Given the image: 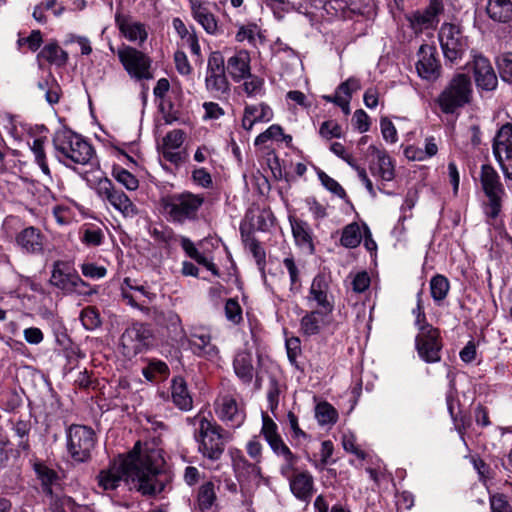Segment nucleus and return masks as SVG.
Here are the masks:
<instances>
[{"label": "nucleus", "instance_id": "nucleus-1", "mask_svg": "<svg viewBox=\"0 0 512 512\" xmlns=\"http://www.w3.org/2000/svg\"><path fill=\"white\" fill-rule=\"evenodd\" d=\"M140 442L127 455H119L109 472L102 471L98 475V486L104 490L116 489L124 479L130 489L142 495H156L163 491L164 483L157 479L159 467L153 460V455L142 453Z\"/></svg>", "mask_w": 512, "mask_h": 512}, {"label": "nucleus", "instance_id": "nucleus-2", "mask_svg": "<svg viewBox=\"0 0 512 512\" xmlns=\"http://www.w3.org/2000/svg\"><path fill=\"white\" fill-rule=\"evenodd\" d=\"M472 99V82L464 73L453 76L444 90L439 94L436 102L445 114H452L457 109L470 103Z\"/></svg>", "mask_w": 512, "mask_h": 512}, {"label": "nucleus", "instance_id": "nucleus-3", "mask_svg": "<svg viewBox=\"0 0 512 512\" xmlns=\"http://www.w3.org/2000/svg\"><path fill=\"white\" fill-rule=\"evenodd\" d=\"M203 202L202 196L190 192L172 194L161 199L163 210L169 219L180 224L195 220Z\"/></svg>", "mask_w": 512, "mask_h": 512}, {"label": "nucleus", "instance_id": "nucleus-4", "mask_svg": "<svg viewBox=\"0 0 512 512\" xmlns=\"http://www.w3.org/2000/svg\"><path fill=\"white\" fill-rule=\"evenodd\" d=\"M53 143L58 153L75 163L86 164L92 157V146L71 130L57 131Z\"/></svg>", "mask_w": 512, "mask_h": 512}, {"label": "nucleus", "instance_id": "nucleus-5", "mask_svg": "<svg viewBox=\"0 0 512 512\" xmlns=\"http://www.w3.org/2000/svg\"><path fill=\"white\" fill-rule=\"evenodd\" d=\"M221 430V427L206 418L200 420L199 433L196 435V440L199 442L198 449L204 457L213 461L220 459L225 450Z\"/></svg>", "mask_w": 512, "mask_h": 512}, {"label": "nucleus", "instance_id": "nucleus-6", "mask_svg": "<svg viewBox=\"0 0 512 512\" xmlns=\"http://www.w3.org/2000/svg\"><path fill=\"white\" fill-rule=\"evenodd\" d=\"M117 55L131 78L136 80H149L153 78L151 71L152 60L144 52L131 46H123L118 49Z\"/></svg>", "mask_w": 512, "mask_h": 512}, {"label": "nucleus", "instance_id": "nucleus-7", "mask_svg": "<svg viewBox=\"0 0 512 512\" xmlns=\"http://www.w3.org/2000/svg\"><path fill=\"white\" fill-rule=\"evenodd\" d=\"M480 182L489 200L486 213L489 217L496 218L501 210L502 196L505 194L500 176L490 164H484L481 166Z\"/></svg>", "mask_w": 512, "mask_h": 512}, {"label": "nucleus", "instance_id": "nucleus-8", "mask_svg": "<svg viewBox=\"0 0 512 512\" xmlns=\"http://www.w3.org/2000/svg\"><path fill=\"white\" fill-rule=\"evenodd\" d=\"M94 432L84 425H72L67 432V447L76 462H85L91 457L94 449Z\"/></svg>", "mask_w": 512, "mask_h": 512}, {"label": "nucleus", "instance_id": "nucleus-9", "mask_svg": "<svg viewBox=\"0 0 512 512\" xmlns=\"http://www.w3.org/2000/svg\"><path fill=\"white\" fill-rule=\"evenodd\" d=\"M439 41L444 57L451 63L462 58L468 47L466 37L462 35L456 25L450 23L442 25L439 31Z\"/></svg>", "mask_w": 512, "mask_h": 512}, {"label": "nucleus", "instance_id": "nucleus-10", "mask_svg": "<svg viewBox=\"0 0 512 512\" xmlns=\"http://www.w3.org/2000/svg\"><path fill=\"white\" fill-rule=\"evenodd\" d=\"M493 154L504 176L512 180V124H504L497 132L492 145Z\"/></svg>", "mask_w": 512, "mask_h": 512}, {"label": "nucleus", "instance_id": "nucleus-11", "mask_svg": "<svg viewBox=\"0 0 512 512\" xmlns=\"http://www.w3.org/2000/svg\"><path fill=\"white\" fill-rule=\"evenodd\" d=\"M417 352L422 360L427 363H436L441 360L439 330L432 325L423 326L415 338Z\"/></svg>", "mask_w": 512, "mask_h": 512}, {"label": "nucleus", "instance_id": "nucleus-12", "mask_svg": "<svg viewBox=\"0 0 512 512\" xmlns=\"http://www.w3.org/2000/svg\"><path fill=\"white\" fill-rule=\"evenodd\" d=\"M417 58L415 66L419 77L427 81H435L441 76L442 66L436 47L422 44L417 52Z\"/></svg>", "mask_w": 512, "mask_h": 512}, {"label": "nucleus", "instance_id": "nucleus-13", "mask_svg": "<svg viewBox=\"0 0 512 512\" xmlns=\"http://www.w3.org/2000/svg\"><path fill=\"white\" fill-rule=\"evenodd\" d=\"M150 331L143 324H134L121 336L122 354L131 359L141 353L147 346Z\"/></svg>", "mask_w": 512, "mask_h": 512}, {"label": "nucleus", "instance_id": "nucleus-14", "mask_svg": "<svg viewBox=\"0 0 512 512\" xmlns=\"http://www.w3.org/2000/svg\"><path fill=\"white\" fill-rule=\"evenodd\" d=\"M98 194L106 197L108 202L126 217H133L137 214V208L127 195L115 190L112 182L107 178L98 179Z\"/></svg>", "mask_w": 512, "mask_h": 512}, {"label": "nucleus", "instance_id": "nucleus-15", "mask_svg": "<svg viewBox=\"0 0 512 512\" xmlns=\"http://www.w3.org/2000/svg\"><path fill=\"white\" fill-rule=\"evenodd\" d=\"M16 244L27 254L39 255L44 252L46 238L40 229L29 226L16 235Z\"/></svg>", "mask_w": 512, "mask_h": 512}, {"label": "nucleus", "instance_id": "nucleus-16", "mask_svg": "<svg viewBox=\"0 0 512 512\" xmlns=\"http://www.w3.org/2000/svg\"><path fill=\"white\" fill-rule=\"evenodd\" d=\"M475 82L478 88L486 91L494 90L497 86V76L489 60L482 55H475L472 61Z\"/></svg>", "mask_w": 512, "mask_h": 512}, {"label": "nucleus", "instance_id": "nucleus-17", "mask_svg": "<svg viewBox=\"0 0 512 512\" xmlns=\"http://www.w3.org/2000/svg\"><path fill=\"white\" fill-rule=\"evenodd\" d=\"M331 298L329 296V282L327 278L323 274L316 275L310 287L308 300L315 301L325 314H330L334 308Z\"/></svg>", "mask_w": 512, "mask_h": 512}, {"label": "nucleus", "instance_id": "nucleus-18", "mask_svg": "<svg viewBox=\"0 0 512 512\" xmlns=\"http://www.w3.org/2000/svg\"><path fill=\"white\" fill-rule=\"evenodd\" d=\"M116 24L121 33L131 42L141 45L148 37L146 27L143 23L134 21L130 16L116 15Z\"/></svg>", "mask_w": 512, "mask_h": 512}, {"label": "nucleus", "instance_id": "nucleus-19", "mask_svg": "<svg viewBox=\"0 0 512 512\" xmlns=\"http://www.w3.org/2000/svg\"><path fill=\"white\" fill-rule=\"evenodd\" d=\"M293 495L304 502H309L314 492V478L308 471L296 472L289 481Z\"/></svg>", "mask_w": 512, "mask_h": 512}, {"label": "nucleus", "instance_id": "nucleus-20", "mask_svg": "<svg viewBox=\"0 0 512 512\" xmlns=\"http://www.w3.org/2000/svg\"><path fill=\"white\" fill-rule=\"evenodd\" d=\"M250 60V55L246 50H239L228 58L226 70L235 82H239L247 78V76H250Z\"/></svg>", "mask_w": 512, "mask_h": 512}, {"label": "nucleus", "instance_id": "nucleus-21", "mask_svg": "<svg viewBox=\"0 0 512 512\" xmlns=\"http://www.w3.org/2000/svg\"><path fill=\"white\" fill-rule=\"evenodd\" d=\"M368 152L377 158V163L370 166L372 174L378 175L384 181L393 180L395 174L391 158L373 145L368 147Z\"/></svg>", "mask_w": 512, "mask_h": 512}, {"label": "nucleus", "instance_id": "nucleus-22", "mask_svg": "<svg viewBox=\"0 0 512 512\" xmlns=\"http://www.w3.org/2000/svg\"><path fill=\"white\" fill-rule=\"evenodd\" d=\"M273 117L272 109L265 103L258 106L247 105L244 109L242 127L250 131L257 122H269Z\"/></svg>", "mask_w": 512, "mask_h": 512}, {"label": "nucleus", "instance_id": "nucleus-23", "mask_svg": "<svg viewBox=\"0 0 512 512\" xmlns=\"http://www.w3.org/2000/svg\"><path fill=\"white\" fill-rule=\"evenodd\" d=\"M35 94L44 97L49 105H55L60 100L62 90L54 75L49 72L46 77L38 81Z\"/></svg>", "mask_w": 512, "mask_h": 512}, {"label": "nucleus", "instance_id": "nucleus-24", "mask_svg": "<svg viewBox=\"0 0 512 512\" xmlns=\"http://www.w3.org/2000/svg\"><path fill=\"white\" fill-rule=\"evenodd\" d=\"M218 417L232 427H238L244 420V415L239 411L237 402L230 396L221 399Z\"/></svg>", "mask_w": 512, "mask_h": 512}, {"label": "nucleus", "instance_id": "nucleus-25", "mask_svg": "<svg viewBox=\"0 0 512 512\" xmlns=\"http://www.w3.org/2000/svg\"><path fill=\"white\" fill-rule=\"evenodd\" d=\"M171 398L180 410L188 411L192 408L193 400L184 378L178 376L172 379Z\"/></svg>", "mask_w": 512, "mask_h": 512}, {"label": "nucleus", "instance_id": "nucleus-26", "mask_svg": "<svg viewBox=\"0 0 512 512\" xmlns=\"http://www.w3.org/2000/svg\"><path fill=\"white\" fill-rule=\"evenodd\" d=\"M252 354L248 351H239L233 361V368L237 377L244 383L250 384L254 376Z\"/></svg>", "mask_w": 512, "mask_h": 512}, {"label": "nucleus", "instance_id": "nucleus-27", "mask_svg": "<svg viewBox=\"0 0 512 512\" xmlns=\"http://www.w3.org/2000/svg\"><path fill=\"white\" fill-rule=\"evenodd\" d=\"M191 10L194 19L204 28L209 34H215L218 26L215 16L211 11L202 3L197 0H190Z\"/></svg>", "mask_w": 512, "mask_h": 512}, {"label": "nucleus", "instance_id": "nucleus-28", "mask_svg": "<svg viewBox=\"0 0 512 512\" xmlns=\"http://www.w3.org/2000/svg\"><path fill=\"white\" fill-rule=\"evenodd\" d=\"M486 12L494 21L508 22L512 19V1L489 0L486 6Z\"/></svg>", "mask_w": 512, "mask_h": 512}, {"label": "nucleus", "instance_id": "nucleus-29", "mask_svg": "<svg viewBox=\"0 0 512 512\" xmlns=\"http://www.w3.org/2000/svg\"><path fill=\"white\" fill-rule=\"evenodd\" d=\"M68 263L64 261H56L53 264L50 282L59 289L69 291L73 285L72 277L75 274L67 272Z\"/></svg>", "mask_w": 512, "mask_h": 512}, {"label": "nucleus", "instance_id": "nucleus-30", "mask_svg": "<svg viewBox=\"0 0 512 512\" xmlns=\"http://www.w3.org/2000/svg\"><path fill=\"white\" fill-rule=\"evenodd\" d=\"M40 62L45 60L51 65L64 66L68 60V54L57 43L46 44L37 55Z\"/></svg>", "mask_w": 512, "mask_h": 512}, {"label": "nucleus", "instance_id": "nucleus-31", "mask_svg": "<svg viewBox=\"0 0 512 512\" xmlns=\"http://www.w3.org/2000/svg\"><path fill=\"white\" fill-rule=\"evenodd\" d=\"M205 87L218 99L227 97L230 92L226 74H206Z\"/></svg>", "mask_w": 512, "mask_h": 512}, {"label": "nucleus", "instance_id": "nucleus-32", "mask_svg": "<svg viewBox=\"0 0 512 512\" xmlns=\"http://www.w3.org/2000/svg\"><path fill=\"white\" fill-rule=\"evenodd\" d=\"M327 315L328 314H325L323 309H317L307 313L301 319V329L303 333L308 336L318 334L321 327L324 325V317Z\"/></svg>", "mask_w": 512, "mask_h": 512}, {"label": "nucleus", "instance_id": "nucleus-33", "mask_svg": "<svg viewBox=\"0 0 512 512\" xmlns=\"http://www.w3.org/2000/svg\"><path fill=\"white\" fill-rule=\"evenodd\" d=\"M34 471L41 481L43 492L52 495L51 486L59 480L58 474L42 462H36L33 465Z\"/></svg>", "mask_w": 512, "mask_h": 512}, {"label": "nucleus", "instance_id": "nucleus-34", "mask_svg": "<svg viewBox=\"0 0 512 512\" xmlns=\"http://www.w3.org/2000/svg\"><path fill=\"white\" fill-rule=\"evenodd\" d=\"M291 228L297 244L307 246L310 250H313V240L308 224L302 220H293L291 221Z\"/></svg>", "mask_w": 512, "mask_h": 512}, {"label": "nucleus", "instance_id": "nucleus-35", "mask_svg": "<svg viewBox=\"0 0 512 512\" xmlns=\"http://www.w3.org/2000/svg\"><path fill=\"white\" fill-rule=\"evenodd\" d=\"M190 344L195 353L202 356L213 357L217 354V348L211 343L209 335H193Z\"/></svg>", "mask_w": 512, "mask_h": 512}, {"label": "nucleus", "instance_id": "nucleus-36", "mask_svg": "<svg viewBox=\"0 0 512 512\" xmlns=\"http://www.w3.org/2000/svg\"><path fill=\"white\" fill-rule=\"evenodd\" d=\"M14 434L18 437L17 450L18 452L28 453L30 451L29 433L31 431V424L25 420H18L12 428Z\"/></svg>", "mask_w": 512, "mask_h": 512}, {"label": "nucleus", "instance_id": "nucleus-37", "mask_svg": "<svg viewBox=\"0 0 512 512\" xmlns=\"http://www.w3.org/2000/svg\"><path fill=\"white\" fill-rule=\"evenodd\" d=\"M450 289L448 279L443 275H435L430 280V291L433 300L440 304L447 296Z\"/></svg>", "mask_w": 512, "mask_h": 512}, {"label": "nucleus", "instance_id": "nucleus-38", "mask_svg": "<svg viewBox=\"0 0 512 512\" xmlns=\"http://www.w3.org/2000/svg\"><path fill=\"white\" fill-rule=\"evenodd\" d=\"M215 501L216 493L214 484L210 481L202 484L198 492V505L200 510L202 512L210 511Z\"/></svg>", "mask_w": 512, "mask_h": 512}, {"label": "nucleus", "instance_id": "nucleus-39", "mask_svg": "<svg viewBox=\"0 0 512 512\" xmlns=\"http://www.w3.org/2000/svg\"><path fill=\"white\" fill-rule=\"evenodd\" d=\"M315 417L321 426L332 425L337 421L338 413L328 402H321L315 407Z\"/></svg>", "mask_w": 512, "mask_h": 512}, {"label": "nucleus", "instance_id": "nucleus-40", "mask_svg": "<svg viewBox=\"0 0 512 512\" xmlns=\"http://www.w3.org/2000/svg\"><path fill=\"white\" fill-rule=\"evenodd\" d=\"M361 239L359 225L351 223L344 227L340 242L346 248H356L361 243Z\"/></svg>", "mask_w": 512, "mask_h": 512}, {"label": "nucleus", "instance_id": "nucleus-41", "mask_svg": "<svg viewBox=\"0 0 512 512\" xmlns=\"http://www.w3.org/2000/svg\"><path fill=\"white\" fill-rule=\"evenodd\" d=\"M234 467L240 477L248 479H261V468L256 463H250L245 458H239L235 461Z\"/></svg>", "mask_w": 512, "mask_h": 512}, {"label": "nucleus", "instance_id": "nucleus-42", "mask_svg": "<svg viewBox=\"0 0 512 512\" xmlns=\"http://www.w3.org/2000/svg\"><path fill=\"white\" fill-rule=\"evenodd\" d=\"M158 322L165 325L170 332L175 334V336H178L183 332L181 319L179 315L173 311L161 313L158 317Z\"/></svg>", "mask_w": 512, "mask_h": 512}, {"label": "nucleus", "instance_id": "nucleus-43", "mask_svg": "<svg viewBox=\"0 0 512 512\" xmlns=\"http://www.w3.org/2000/svg\"><path fill=\"white\" fill-rule=\"evenodd\" d=\"M31 151L33 152L35 161L41 168L42 172L46 175H50V169L48 167L44 151V140L42 138L34 139L31 145Z\"/></svg>", "mask_w": 512, "mask_h": 512}, {"label": "nucleus", "instance_id": "nucleus-44", "mask_svg": "<svg viewBox=\"0 0 512 512\" xmlns=\"http://www.w3.org/2000/svg\"><path fill=\"white\" fill-rule=\"evenodd\" d=\"M225 60L221 52L213 51L208 57L206 74H225Z\"/></svg>", "mask_w": 512, "mask_h": 512}, {"label": "nucleus", "instance_id": "nucleus-45", "mask_svg": "<svg viewBox=\"0 0 512 512\" xmlns=\"http://www.w3.org/2000/svg\"><path fill=\"white\" fill-rule=\"evenodd\" d=\"M318 177L321 181L322 185L332 192L333 194L339 196L340 198H344L346 196L345 190L342 188V186L333 178L328 176L324 171L319 170L318 171Z\"/></svg>", "mask_w": 512, "mask_h": 512}, {"label": "nucleus", "instance_id": "nucleus-46", "mask_svg": "<svg viewBox=\"0 0 512 512\" xmlns=\"http://www.w3.org/2000/svg\"><path fill=\"white\" fill-rule=\"evenodd\" d=\"M225 316L229 321L233 322L234 324H238L241 322L242 308L236 299L230 298L226 301Z\"/></svg>", "mask_w": 512, "mask_h": 512}, {"label": "nucleus", "instance_id": "nucleus-47", "mask_svg": "<svg viewBox=\"0 0 512 512\" xmlns=\"http://www.w3.org/2000/svg\"><path fill=\"white\" fill-rule=\"evenodd\" d=\"M319 134L325 139L340 138L342 136L341 126L333 121H324L319 129Z\"/></svg>", "mask_w": 512, "mask_h": 512}, {"label": "nucleus", "instance_id": "nucleus-48", "mask_svg": "<svg viewBox=\"0 0 512 512\" xmlns=\"http://www.w3.org/2000/svg\"><path fill=\"white\" fill-rule=\"evenodd\" d=\"M498 69L502 80L512 83V53L504 54L499 59Z\"/></svg>", "mask_w": 512, "mask_h": 512}, {"label": "nucleus", "instance_id": "nucleus-49", "mask_svg": "<svg viewBox=\"0 0 512 512\" xmlns=\"http://www.w3.org/2000/svg\"><path fill=\"white\" fill-rule=\"evenodd\" d=\"M184 141V132L180 129H175L167 133L164 137L163 142L165 148L177 149Z\"/></svg>", "mask_w": 512, "mask_h": 512}, {"label": "nucleus", "instance_id": "nucleus-50", "mask_svg": "<svg viewBox=\"0 0 512 512\" xmlns=\"http://www.w3.org/2000/svg\"><path fill=\"white\" fill-rule=\"evenodd\" d=\"M262 421L263 425L261 432L267 442L280 436L277 432L276 423L267 414L263 413Z\"/></svg>", "mask_w": 512, "mask_h": 512}, {"label": "nucleus", "instance_id": "nucleus-51", "mask_svg": "<svg viewBox=\"0 0 512 512\" xmlns=\"http://www.w3.org/2000/svg\"><path fill=\"white\" fill-rule=\"evenodd\" d=\"M180 243L181 247L190 258L194 259L198 263L204 264L206 262L205 257L196 249V247L194 246L193 242L190 239L186 237H181Z\"/></svg>", "mask_w": 512, "mask_h": 512}, {"label": "nucleus", "instance_id": "nucleus-52", "mask_svg": "<svg viewBox=\"0 0 512 512\" xmlns=\"http://www.w3.org/2000/svg\"><path fill=\"white\" fill-rule=\"evenodd\" d=\"M116 179L128 190H135L138 188L139 182L137 178L125 169H120L116 172Z\"/></svg>", "mask_w": 512, "mask_h": 512}, {"label": "nucleus", "instance_id": "nucleus-53", "mask_svg": "<svg viewBox=\"0 0 512 512\" xmlns=\"http://www.w3.org/2000/svg\"><path fill=\"white\" fill-rule=\"evenodd\" d=\"M283 135V129L279 125H271L266 131L259 134L255 139V145L266 143L270 139H275Z\"/></svg>", "mask_w": 512, "mask_h": 512}, {"label": "nucleus", "instance_id": "nucleus-54", "mask_svg": "<svg viewBox=\"0 0 512 512\" xmlns=\"http://www.w3.org/2000/svg\"><path fill=\"white\" fill-rule=\"evenodd\" d=\"M80 321L85 329L94 330L96 328V309L89 306L82 310L80 314Z\"/></svg>", "mask_w": 512, "mask_h": 512}, {"label": "nucleus", "instance_id": "nucleus-55", "mask_svg": "<svg viewBox=\"0 0 512 512\" xmlns=\"http://www.w3.org/2000/svg\"><path fill=\"white\" fill-rule=\"evenodd\" d=\"M422 294H423L422 290H420L417 293V305H416V308L413 309V314L415 315V318H416L415 325L418 327L419 332L421 331V328L423 326L430 325L429 323L426 322V316H425L424 307L422 304Z\"/></svg>", "mask_w": 512, "mask_h": 512}, {"label": "nucleus", "instance_id": "nucleus-56", "mask_svg": "<svg viewBox=\"0 0 512 512\" xmlns=\"http://www.w3.org/2000/svg\"><path fill=\"white\" fill-rule=\"evenodd\" d=\"M176 70L182 75H189L192 71L191 65L183 51H176L174 54Z\"/></svg>", "mask_w": 512, "mask_h": 512}, {"label": "nucleus", "instance_id": "nucleus-57", "mask_svg": "<svg viewBox=\"0 0 512 512\" xmlns=\"http://www.w3.org/2000/svg\"><path fill=\"white\" fill-rule=\"evenodd\" d=\"M492 512H512V508L503 494H495L490 497Z\"/></svg>", "mask_w": 512, "mask_h": 512}, {"label": "nucleus", "instance_id": "nucleus-58", "mask_svg": "<svg viewBox=\"0 0 512 512\" xmlns=\"http://www.w3.org/2000/svg\"><path fill=\"white\" fill-rule=\"evenodd\" d=\"M249 249L261 271L265 266V251L256 239H251L249 242Z\"/></svg>", "mask_w": 512, "mask_h": 512}, {"label": "nucleus", "instance_id": "nucleus-59", "mask_svg": "<svg viewBox=\"0 0 512 512\" xmlns=\"http://www.w3.org/2000/svg\"><path fill=\"white\" fill-rule=\"evenodd\" d=\"M381 132L386 141L395 143L397 141V131L394 124L388 118H382L380 121Z\"/></svg>", "mask_w": 512, "mask_h": 512}, {"label": "nucleus", "instance_id": "nucleus-60", "mask_svg": "<svg viewBox=\"0 0 512 512\" xmlns=\"http://www.w3.org/2000/svg\"><path fill=\"white\" fill-rule=\"evenodd\" d=\"M305 203L315 219H324L327 216L326 207L317 201L316 198L308 197L306 198Z\"/></svg>", "mask_w": 512, "mask_h": 512}, {"label": "nucleus", "instance_id": "nucleus-61", "mask_svg": "<svg viewBox=\"0 0 512 512\" xmlns=\"http://www.w3.org/2000/svg\"><path fill=\"white\" fill-rule=\"evenodd\" d=\"M245 80L246 81L243 83V89L245 93L249 96L258 92L263 86V79H261L258 76L252 75L251 73L250 76H247V78H245Z\"/></svg>", "mask_w": 512, "mask_h": 512}, {"label": "nucleus", "instance_id": "nucleus-62", "mask_svg": "<svg viewBox=\"0 0 512 512\" xmlns=\"http://www.w3.org/2000/svg\"><path fill=\"white\" fill-rule=\"evenodd\" d=\"M370 285V277L367 272L362 271L355 275L352 281V289L354 292L362 293Z\"/></svg>", "mask_w": 512, "mask_h": 512}, {"label": "nucleus", "instance_id": "nucleus-63", "mask_svg": "<svg viewBox=\"0 0 512 512\" xmlns=\"http://www.w3.org/2000/svg\"><path fill=\"white\" fill-rule=\"evenodd\" d=\"M353 120H354L355 127L361 133L367 132L369 130V128H370L369 116L367 115V113L364 110H362V109L356 110L354 112Z\"/></svg>", "mask_w": 512, "mask_h": 512}, {"label": "nucleus", "instance_id": "nucleus-64", "mask_svg": "<svg viewBox=\"0 0 512 512\" xmlns=\"http://www.w3.org/2000/svg\"><path fill=\"white\" fill-rule=\"evenodd\" d=\"M360 88H361V85H360L359 80L354 77H350L345 82L341 83L338 86L337 90L339 92H342L343 94H345L346 99L350 100L352 93L359 90Z\"/></svg>", "mask_w": 512, "mask_h": 512}]
</instances>
